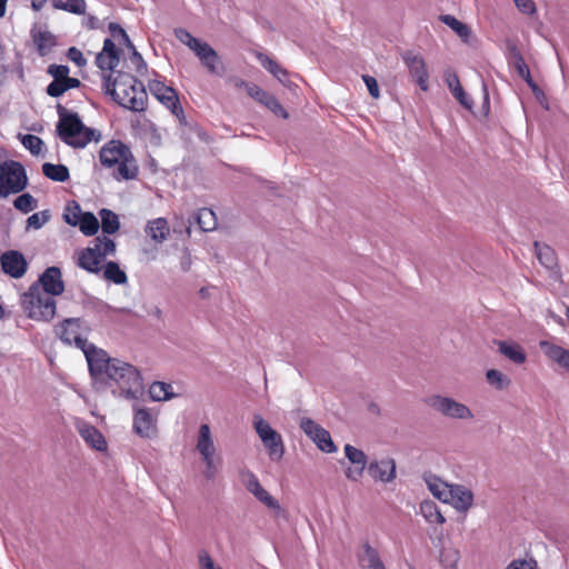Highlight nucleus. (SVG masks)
<instances>
[{
    "mask_svg": "<svg viewBox=\"0 0 569 569\" xmlns=\"http://www.w3.org/2000/svg\"><path fill=\"white\" fill-rule=\"evenodd\" d=\"M88 368L97 391L110 390L117 398L139 401L146 390L138 368L118 358H111L103 349L88 355Z\"/></svg>",
    "mask_w": 569,
    "mask_h": 569,
    "instance_id": "obj_1",
    "label": "nucleus"
},
{
    "mask_svg": "<svg viewBox=\"0 0 569 569\" xmlns=\"http://www.w3.org/2000/svg\"><path fill=\"white\" fill-rule=\"evenodd\" d=\"M102 88L117 103L129 110L140 112L146 108V89L131 74L119 72L113 80L110 74L103 76Z\"/></svg>",
    "mask_w": 569,
    "mask_h": 569,
    "instance_id": "obj_2",
    "label": "nucleus"
},
{
    "mask_svg": "<svg viewBox=\"0 0 569 569\" xmlns=\"http://www.w3.org/2000/svg\"><path fill=\"white\" fill-rule=\"evenodd\" d=\"M57 113L59 117L57 131L64 143L73 148H84L92 141L101 140V132L84 126L78 113L69 111L62 104L57 106Z\"/></svg>",
    "mask_w": 569,
    "mask_h": 569,
    "instance_id": "obj_3",
    "label": "nucleus"
},
{
    "mask_svg": "<svg viewBox=\"0 0 569 569\" xmlns=\"http://www.w3.org/2000/svg\"><path fill=\"white\" fill-rule=\"evenodd\" d=\"M100 161L103 167L116 169L121 178H136L137 176V162L129 147L119 140H111L101 148Z\"/></svg>",
    "mask_w": 569,
    "mask_h": 569,
    "instance_id": "obj_4",
    "label": "nucleus"
},
{
    "mask_svg": "<svg viewBox=\"0 0 569 569\" xmlns=\"http://www.w3.org/2000/svg\"><path fill=\"white\" fill-rule=\"evenodd\" d=\"M117 250L116 242L106 236L96 237L91 246L82 249L78 253L77 266L89 273L100 274L102 262L109 256H114Z\"/></svg>",
    "mask_w": 569,
    "mask_h": 569,
    "instance_id": "obj_5",
    "label": "nucleus"
},
{
    "mask_svg": "<svg viewBox=\"0 0 569 569\" xmlns=\"http://www.w3.org/2000/svg\"><path fill=\"white\" fill-rule=\"evenodd\" d=\"M21 306L27 317L36 321H50L56 316V299L39 289V284H31L21 296Z\"/></svg>",
    "mask_w": 569,
    "mask_h": 569,
    "instance_id": "obj_6",
    "label": "nucleus"
},
{
    "mask_svg": "<svg viewBox=\"0 0 569 569\" xmlns=\"http://www.w3.org/2000/svg\"><path fill=\"white\" fill-rule=\"evenodd\" d=\"M56 331L63 343H73L77 348L81 349L87 361L88 355L91 353V351L101 350L82 337L81 320L79 318H69L63 320Z\"/></svg>",
    "mask_w": 569,
    "mask_h": 569,
    "instance_id": "obj_7",
    "label": "nucleus"
},
{
    "mask_svg": "<svg viewBox=\"0 0 569 569\" xmlns=\"http://www.w3.org/2000/svg\"><path fill=\"white\" fill-rule=\"evenodd\" d=\"M428 403L436 411L451 419L468 420L473 418V413L469 407L450 397L432 396L429 398Z\"/></svg>",
    "mask_w": 569,
    "mask_h": 569,
    "instance_id": "obj_8",
    "label": "nucleus"
},
{
    "mask_svg": "<svg viewBox=\"0 0 569 569\" xmlns=\"http://www.w3.org/2000/svg\"><path fill=\"white\" fill-rule=\"evenodd\" d=\"M401 58L408 68L411 78L422 91H427L429 88V73L422 56L413 50H407L401 53Z\"/></svg>",
    "mask_w": 569,
    "mask_h": 569,
    "instance_id": "obj_9",
    "label": "nucleus"
},
{
    "mask_svg": "<svg viewBox=\"0 0 569 569\" xmlns=\"http://www.w3.org/2000/svg\"><path fill=\"white\" fill-rule=\"evenodd\" d=\"M32 284H39V289L49 297L60 296L64 291L62 273L58 267L47 268Z\"/></svg>",
    "mask_w": 569,
    "mask_h": 569,
    "instance_id": "obj_10",
    "label": "nucleus"
},
{
    "mask_svg": "<svg viewBox=\"0 0 569 569\" xmlns=\"http://www.w3.org/2000/svg\"><path fill=\"white\" fill-rule=\"evenodd\" d=\"M2 271L14 279L22 278L28 270V261L18 250H8L0 256Z\"/></svg>",
    "mask_w": 569,
    "mask_h": 569,
    "instance_id": "obj_11",
    "label": "nucleus"
},
{
    "mask_svg": "<svg viewBox=\"0 0 569 569\" xmlns=\"http://www.w3.org/2000/svg\"><path fill=\"white\" fill-rule=\"evenodd\" d=\"M343 451L349 462L355 466L346 470V477L351 481H358L362 477L366 468L368 469V458L362 450L349 443L345 446Z\"/></svg>",
    "mask_w": 569,
    "mask_h": 569,
    "instance_id": "obj_12",
    "label": "nucleus"
},
{
    "mask_svg": "<svg viewBox=\"0 0 569 569\" xmlns=\"http://www.w3.org/2000/svg\"><path fill=\"white\" fill-rule=\"evenodd\" d=\"M133 430L141 438H151L156 433V418L146 408H139L138 401H133Z\"/></svg>",
    "mask_w": 569,
    "mask_h": 569,
    "instance_id": "obj_13",
    "label": "nucleus"
},
{
    "mask_svg": "<svg viewBox=\"0 0 569 569\" xmlns=\"http://www.w3.org/2000/svg\"><path fill=\"white\" fill-rule=\"evenodd\" d=\"M74 427L89 447L98 451L107 450L108 445L103 435L93 425L82 419H76Z\"/></svg>",
    "mask_w": 569,
    "mask_h": 569,
    "instance_id": "obj_14",
    "label": "nucleus"
},
{
    "mask_svg": "<svg viewBox=\"0 0 569 569\" xmlns=\"http://www.w3.org/2000/svg\"><path fill=\"white\" fill-rule=\"evenodd\" d=\"M201 64L211 74L222 76L224 66L217 51L207 42H203L194 52Z\"/></svg>",
    "mask_w": 569,
    "mask_h": 569,
    "instance_id": "obj_15",
    "label": "nucleus"
},
{
    "mask_svg": "<svg viewBox=\"0 0 569 569\" xmlns=\"http://www.w3.org/2000/svg\"><path fill=\"white\" fill-rule=\"evenodd\" d=\"M149 90L172 113L178 114V111H181L177 92L171 87L159 80H152L149 82Z\"/></svg>",
    "mask_w": 569,
    "mask_h": 569,
    "instance_id": "obj_16",
    "label": "nucleus"
},
{
    "mask_svg": "<svg viewBox=\"0 0 569 569\" xmlns=\"http://www.w3.org/2000/svg\"><path fill=\"white\" fill-rule=\"evenodd\" d=\"M445 503H450L459 512H467L473 505V493L463 485L452 483Z\"/></svg>",
    "mask_w": 569,
    "mask_h": 569,
    "instance_id": "obj_17",
    "label": "nucleus"
},
{
    "mask_svg": "<svg viewBox=\"0 0 569 569\" xmlns=\"http://www.w3.org/2000/svg\"><path fill=\"white\" fill-rule=\"evenodd\" d=\"M244 477V485L250 493L268 508L273 510L280 509L279 502L260 485L258 477L253 472L247 470Z\"/></svg>",
    "mask_w": 569,
    "mask_h": 569,
    "instance_id": "obj_18",
    "label": "nucleus"
},
{
    "mask_svg": "<svg viewBox=\"0 0 569 569\" xmlns=\"http://www.w3.org/2000/svg\"><path fill=\"white\" fill-rule=\"evenodd\" d=\"M368 472L375 480L391 482L396 478V462L391 458L371 461L368 465Z\"/></svg>",
    "mask_w": 569,
    "mask_h": 569,
    "instance_id": "obj_19",
    "label": "nucleus"
},
{
    "mask_svg": "<svg viewBox=\"0 0 569 569\" xmlns=\"http://www.w3.org/2000/svg\"><path fill=\"white\" fill-rule=\"evenodd\" d=\"M359 566L366 569H386L383 561L377 548L368 541L362 542L360 551L357 553Z\"/></svg>",
    "mask_w": 569,
    "mask_h": 569,
    "instance_id": "obj_20",
    "label": "nucleus"
},
{
    "mask_svg": "<svg viewBox=\"0 0 569 569\" xmlns=\"http://www.w3.org/2000/svg\"><path fill=\"white\" fill-rule=\"evenodd\" d=\"M539 346L546 357L569 372V350L547 340L540 341Z\"/></svg>",
    "mask_w": 569,
    "mask_h": 569,
    "instance_id": "obj_21",
    "label": "nucleus"
},
{
    "mask_svg": "<svg viewBox=\"0 0 569 569\" xmlns=\"http://www.w3.org/2000/svg\"><path fill=\"white\" fill-rule=\"evenodd\" d=\"M499 352L509 361L516 365H522L527 360V355L519 343L507 340H499L496 342Z\"/></svg>",
    "mask_w": 569,
    "mask_h": 569,
    "instance_id": "obj_22",
    "label": "nucleus"
},
{
    "mask_svg": "<svg viewBox=\"0 0 569 569\" xmlns=\"http://www.w3.org/2000/svg\"><path fill=\"white\" fill-rule=\"evenodd\" d=\"M445 81L450 92L459 101V103L463 106L466 109L471 110L472 100L461 87L458 76L452 71H447L445 73Z\"/></svg>",
    "mask_w": 569,
    "mask_h": 569,
    "instance_id": "obj_23",
    "label": "nucleus"
},
{
    "mask_svg": "<svg viewBox=\"0 0 569 569\" xmlns=\"http://www.w3.org/2000/svg\"><path fill=\"white\" fill-rule=\"evenodd\" d=\"M510 50V61L516 68L518 74L529 84V87L533 90H538V86L535 83V81L531 78L530 70L528 66L525 62L523 57L521 56L520 51L517 49L515 44L509 46Z\"/></svg>",
    "mask_w": 569,
    "mask_h": 569,
    "instance_id": "obj_24",
    "label": "nucleus"
},
{
    "mask_svg": "<svg viewBox=\"0 0 569 569\" xmlns=\"http://www.w3.org/2000/svg\"><path fill=\"white\" fill-rule=\"evenodd\" d=\"M146 233L157 243H162L167 240L170 229L167 219L157 218L148 221L146 226Z\"/></svg>",
    "mask_w": 569,
    "mask_h": 569,
    "instance_id": "obj_25",
    "label": "nucleus"
},
{
    "mask_svg": "<svg viewBox=\"0 0 569 569\" xmlns=\"http://www.w3.org/2000/svg\"><path fill=\"white\" fill-rule=\"evenodd\" d=\"M197 450L201 457L216 456V447L211 437V430L207 423L201 425L199 428Z\"/></svg>",
    "mask_w": 569,
    "mask_h": 569,
    "instance_id": "obj_26",
    "label": "nucleus"
},
{
    "mask_svg": "<svg viewBox=\"0 0 569 569\" xmlns=\"http://www.w3.org/2000/svg\"><path fill=\"white\" fill-rule=\"evenodd\" d=\"M423 479L432 496L439 499L440 501L446 502L448 498V491L451 485L445 482L439 477L432 473H426Z\"/></svg>",
    "mask_w": 569,
    "mask_h": 569,
    "instance_id": "obj_27",
    "label": "nucleus"
},
{
    "mask_svg": "<svg viewBox=\"0 0 569 569\" xmlns=\"http://www.w3.org/2000/svg\"><path fill=\"white\" fill-rule=\"evenodd\" d=\"M257 59L259 63L266 70H268L274 78H277L281 83H287L288 72L277 61L261 52L257 53Z\"/></svg>",
    "mask_w": 569,
    "mask_h": 569,
    "instance_id": "obj_28",
    "label": "nucleus"
},
{
    "mask_svg": "<svg viewBox=\"0 0 569 569\" xmlns=\"http://www.w3.org/2000/svg\"><path fill=\"white\" fill-rule=\"evenodd\" d=\"M101 273L104 280L116 284H124L128 281L127 273L114 261L104 263Z\"/></svg>",
    "mask_w": 569,
    "mask_h": 569,
    "instance_id": "obj_29",
    "label": "nucleus"
},
{
    "mask_svg": "<svg viewBox=\"0 0 569 569\" xmlns=\"http://www.w3.org/2000/svg\"><path fill=\"white\" fill-rule=\"evenodd\" d=\"M99 216L101 219V230L102 234L108 237L109 234L116 233L120 228V221L118 214L109 209H101L99 211Z\"/></svg>",
    "mask_w": 569,
    "mask_h": 569,
    "instance_id": "obj_30",
    "label": "nucleus"
},
{
    "mask_svg": "<svg viewBox=\"0 0 569 569\" xmlns=\"http://www.w3.org/2000/svg\"><path fill=\"white\" fill-rule=\"evenodd\" d=\"M420 513L423 516L427 522L433 525H442L446 522V518L441 513L436 502L427 500L420 503Z\"/></svg>",
    "mask_w": 569,
    "mask_h": 569,
    "instance_id": "obj_31",
    "label": "nucleus"
},
{
    "mask_svg": "<svg viewBox=\"0 0 569 569\" xmlns=\"http://www.w3.org/2000/svg\"><path fill=\"white\" fill-rule=\"evenodd\" d=\"M193 219L204 232L212 231L217 228L216 213L209 208L199 209L198 212L194 213Z\"/></svg>",
    "mask_w": 569,
    "mask_h": 569,
    "instance_id": "obj_32",
    "label": "nucleus"
},
{
    "mask_svg": "<svg viewBox=\"0 0 569 569\" xmlns=\"http://www.w3.org/2000/svg\"><path fill=\"white\" fill-rule=\"evenodd\" d=\"M271 460L279 461L284 455V446L282 437L279 432L271 435L267 442H262Z\"/></svg>",
    "mask_w": 569,
    "mask_h": 569,
    "instance_id": "obj_33",
    "label": "nucleus"
},
{
    "mask_svg": "<svg viewBox=\"0 0 569 569\" xmlns=\"http://www.w3.org/2000/svg\"><path fill=\"white\" fill-rule=\"evenodd\" d=\"M150 398L154 401L170 400L176 397L173 388L170 383L154 381L149 387Z\"/></svg>",
    "mask_w": 569,
    "mask_h": 569,
    "instance_id": "obj_34",
    "label": "nucleus"
},
{
    "mask_svg": "<svg viewBox=\"0 0 569 569\" xmlns=\"http://www.w3.org/2000/svg\"><path fill=\"white\" fill-rule=\"evenodd\" d=\"M80 84H81L80 80H78L77 78H70L69 77V78L63 79V80L52 81L47 87V93L50 97L57 98V97L62 96L69 89L78 88Z\"/></svg>",
    "mask_w": 569,
    "mask_h": 569,
    "instance_id": "obj_35",
    "label": "nucleus"
},
{
    "mask_svg": "<svg viewBox=\"0 0 569 569\" xmlns=\"http://www.w3.org/2000/svg\"><path fill=\"white\" fill-rule=\"evenodd\" d=\"M535 251L539 262L547 269H552L557 266V257L553 249L547 244L535 242Z\"/></svg>",
    "mask_w": 569,
    "mask_h": 569,
    "instance_id": "obj_36",
    "label": "nucleus"
},
{
    "mask_svg": "<svg viewBox=\"0 0 569 569\" xmlns=\"http://www.w3.org/2000/svg\"><path fill=\"white\" fill-rule=\"evenodd\" d=\"M0 178H27V172L20 162L4 161L0 163Z\"/></svg>",
    "mask_w": 569,
    "mask_h": 569,
    "instance_id": "obj_37",
    "label": "nucleus"
},
{
    "mask_svg": "<svg viewBox=\"0 0 569 569\" xmlns=\"http://www.w3.org/2000/svg\"><path fill=\"white\" fill-rule=\"evenodd\" d=\"M486 379L487 382L496 390H505L511 383L510 378L497 369L487 370Z\"/></svg>",
    "mask_w": 569,
    "mask_h": 569,
    "instance_id": "obj_38",
    "label": "nucleus"
},
{
    "mask_svg": "<svg viewBox=\"0 0 569 569\" xmlns=\"http://www.w3.org/2000/svg\"><path fill=\"white\" fill-rule=\"evenodd\" d=\"M77 226L87 237L94 236L100 228L99 221L92 212H84Z\"/></svg>",
    "mask_w": 569,
    "mask_h": 569,
    "instance_id": "obj_39",
    "label": "nucleus"
},
{
    "mask_svg": "<svg viewBox=\"0 0 569 569\" xmlns=\"http://www.w3.org/2000/svg\"><path fill=\"white\" fill-rule=\"evenodd\" d=\"M52 4L56 9L76 14H82L86 11L84 0H52Z\"/></svg>",
    "mask_w": 569,
    "mask_h": 569,
    "instance_id": "obj_40",
    "label": "nucleus"
},
{
    "mask_svg": "<svg viewBox=\"0 0 569 569\" xmlns=\"http://www.w3.org/2000/svg\"><path fill=\"white\" fill-rule=\"evenodd\" d=\"M28 186V180H0V197L18 193Z\"/></svg>",
    "mask_w": 569,
    "mask_h": 569,
    "instance_id": "obj_41",
    "label": "nucleus"
},
{
    "mask_svg": "<svg viewBox=\"0 0 569 569\" xmlns=\"http://www.w3.org/2000/svg\"><path fill=\"white\" fill-rule=\"evenodd\" d=\"M33 41L40 54H44L54 46V38L48 31H38L37 33H33Z\"/></svg>",
    "mask_w": 569,
    "mask_h": 569,
    "instance_id": "obj_42",
    "label": "nucleus"
},
{
    "mask_svg": "<svg viewBox=\"0 0 569 569\" xmlns=\"http://www.w3.org/2000/svg\"><path fill=\"white\" fill-rule=\"evenodd\" d=\"M253 428L262 442H267L268 438L276 432L260 415L253 416Z\"/></svg>",
    "mask_w": 569,
    "mask_h": 569,
    "instance_id": "obj_43",
    "label": "nucleus"
},
{
    "mask_svg": "<svg viewBox=\"0 0 569 569\" xmlns=\"http://www.w3.org/2000/svg\"><path fill=\"white\" fill-rule=\"evenodd\" d=\"M174 36L181 43L187 46L193 52L203 43V41L194 38L188 30L183 28L174 29Z\"/></svg>",
    "mask_w": 569,
    "mask_h": 569,
    "instance_id": "obj_44",
    "label": "nucleus"
},
{
    "mask_svg": "<svg viewBox=\"0 0 569 569\" xmlns=\"http://www.w3.org/2000/svg\"><path fill=\"white\" fill-rule=\"evenodd\" d=\"M119 54H109L99 52L96 57V63L102 71H112L119 64Z\"/></svg>",
    "mask_w": 569,
    "mask_h": 569,
    "instance_id": "obj_45",
    "label": "nucleus"
},
{
    "mask_svg": "<svg viewBox=\"0 0 569 569\" xmlns=\"http://www.w3.org/2000/svg\"><path fill=\"white\" fill-rule=\"evenodd\" d=\"M440 20L451 28L460 38H467L469 36V28L453 16L442 14L440 16Z\"/></svg>",
    "mask_w": 569,
    "mask_h": 569,
    "instance_id": "obj_46",
    "label": "nucleus"
},
{
    "mask_svg": "<svg viewBox=\"0 0 569 569\" xmlns=\"http://www.w3.org/2000/svg\"><path fill=\"white\" fill-rule=\"evenodd\" d=\"M460 553L455 548H443L440 552V561L445 569H457Z\"/></svg>",
    "mask_w": 569,
    "mask_h": 569,
    "instance_id": "obj_47",
    "label": "nucleus"
},
{
    "mask_svg": "<svg viewBox=\"0 0 569 569\" xmlns=\"http://www.w3.org/2000/svg\"><path fill=\"white\" fill-rule=\"evenodd\" d=\"M316 446L323 452L332 453L337 451V446L333 443L329 431L323 429L320 433L312 440Z\"/></svg>",
    "mask_w": 569,
    "mask_h": 569,
    "instance_id": "obj_48",
    "label": "nucleus"
},
{
    "mask_svg": "<svg viewBox=\"0 0 569 569\" xmlns=\"http://www.w3.org/2000/svg\"><path fill=\"white\" fill-rule=\"evenodd\" d=\"M13 206L17 210L28 213L37 208V200L30 193H23L14 199Z\"/></svg>",
    "mask_w": 569,
    "mask_h": 569,
    "instance_id": "obj_49",
    "label": "nucleus"
},
{
    "mask_svg": "<svg viewBox=\"0 0 569 569\" xmlns=\"http://www.w3.org/2000/svg\"><path fill=\"white\" fill-rule=\"evenodd\" d=\"M42 172L46 178H69V169L64 164L44 163Z\"/></svg>",
    "mask_w": 569,
    "mask_h": 569,
    "instance_id": "obj_50",
    "label": "nucleus"
},
{
    "mask_svg": "<svg viewBox=\"0 0 569 569\" xmlns=\"http://www.w3.org/2000/svg\"><path fill=\"white\" fill-rule=\"evenodd\" d=\"M83 213L84 212L81 211L79 204L76 202H72L67 206L64 213H63V219L68 224L72 226V227H77V224H78L79 220L82 218Z\"/></svg>",
    "mask_w": 569,
    "mask_h": 569,
    "instance_id": "obj_51",
    "label": "nucleus"
},
{
    "mask_svg": "<svg viewBox=\"0 0 569 569\" xmlns=\"http://www.w3.org/2000/svg\"><path fill=\"white\" fill-rule=\"evenodd\" d=\"M49 219L50 214L48 210L36 212L27 219V229L38 230L44 226Z\"/></svg>",
    "mask_w": 569,
    "mask_h": 569,
    "instance_id": "obj_52",
    "label": "nucleus"
},
{
    "mask_svg": "<svg viewBox=\"0 0 569 569\" xmlns=\"http://www.w3.org/2000/svg\"><path fill=\"white\" fill-rule=\"evenodd\" d=\"M22 144L32 154L38 156V154H40V152L42 150L43 141L34 134H26L22 138Z\"/></svg>",
    "mask_w": 569,
    "mask_h": 569,
    "instance_id": "obj_53",
    "label": "nucleus"
},
{
    "mask_svg": "<svg viewBox=\"0 0 569 569\" xmlns=\"http://www.w3.org/2000/svg\"><path fill=\"white\" fill-rule=\"evenodd\" d=\"M247 93L261 104H264L266 101L271 96L269 92L264 91L259 86L253 83L251 86H247Z\"/></svg>",
    "mask_w": 569,
    "mask_h": 569,
    "instance_id": "obj_54",
    "label": "nucleus"
},
{
    "mask_svg": "<svg viewBox=\"0 0 569 569\" xmlns=\"http://www.w3.org/2000/svg\"><path fill=\"white\" fill-rule=\"evenodd\" d=\"M69 67L64 64H51L48 73L53 78L52 81H59L69 78Z\"/></svg>",
    "mask_w": 569,
    "mask_h": 569,
    "instance_id": "obj_55",
    "label": "nucleus"
},
{
    "mask_svg": "<svg viewBox=\"0 0 569 569\" xmlns=\"http://www.w3.org/2000/svg\"><path fill=\"white\" fill-rule=\"evenodd\" d=\"M263 106L267 107L270 111H272L276 116L283 119L288 118V112L284 110V108L280 104V102L274 96L271 94Z\"/></svg>",
    "mask_w": 569,
    "mask_h": 569,
    "instance_id": "obj_56",
    "label": "nucleus"
},
{
    "mask_svg": "<svg viewBox=\"0 0 569 569\" xmlns=\"http://www.w3.org/2000/svg\"><path fill=\"white\" fill-rule=\"evenodd\" d=\"M202 460L206 465V468L203 470V476L208 479V480H211L216 477L217 472H218V467H217V463H216V459H214V456H204L202 457Z\"/></svg>",
    "mask_w": 569,
    "mask_h": 569,
    "instance_id": "obj_57",
    "label": "nucleus"
},
{
    "mask_svg": "<svg viewBox=\"0 0 569 569\" xmlns=\"http://www.w3.org/2000/svg\"><path fill=\"white\" fill-rule=\"evenodd\" d=\"M128 48L132 50V56L130 58L131 64L134 67L139 74H143V72L147 70V63L144 62L142 56L136 50L133 44L132 47Z\"/></svg>",
    "mask_w": 569,
    "mask_h": 569,
    "instance_id": "obj_58",
    "label": "nucleus"
},
{
    "mask_svg": "<svg viewBox=\"0 0 569 569\" xmlns=\"http://www.w3.org/2000/svg\"><path fill=\"white\" fill-rule=\"evenodd\" d=\"M198 561L200 569H222L217 566L211 556L206 550H200L198 553Z\"/></svg>",
    "mask_w": 569,
    "mask_h": 569,
    "instance_id": "obj_59",
    "label": "nucleus"
},
{
    "mask_svg": "<svg viewBox=\"0 0 569 569\" xmlns=\"http://www.w3.org/2000/svg\"><path fill=\"white\" fill-rule=\"evenodd\" d=\"M506 569H538V565L532 558L517 559L513 560Z\"/></svg>",
    "mask_w": 569,
    "mask_h": 569,
    "instance_id": "obj_60",
    "label": "nucleus"
},
{
    "mask_svg": "<svg viewBox=\"0 0 569 569\" xmlns=\"http://www.w3.org/2000/svg\"><path fill=\"white\" fill-rule=\"evenodd\" d=\"M109 30L113 38H121L127 47H132V42L130 41L127 32L118 23L111 22L109 24Z\"/></svg>",
    "mask_w": 569,
    "mask_h": 569,
    "instance_id": "obj_61",
    "label": "nucleus"
},
{
    "mask_svg": "<svg viewBox=\"0 0 569 569\" xmlns=\"http://www.w3.org/2000/svg\"><path fill=\"white\" fill-rule=\"evenodd\" d=\"M67 57L69 60L74 62L78 67H83L87 63V60L84 59L82 52L79 49H77L76 47L69 48Z\"/></svg>",
    "mask_w": 569,
    "mask_h": 569,
    "instance_id": "obj_62",
    "label": "nucleus"
},
{
    "mask_svg": "<svg viewBox=\"0 0 569 569\" xmlns=\"http://www.w3.org/2000/svg\"><path fill=\"white\" fill-rule=\"evenodd\" d=\"M362 79L367 86V89H368L370 96L375 99L379 98L380 92H379V87H378L377 80L373 77L368 76V74L363 76Z\"/></svg>",
    "mask_w": 569,
    "mask_h": 569,
    "instance_id": "obj_63",
    "label": "nucleus"
},
{
    "mask_svg": "<svg viewBox=\"0 0 569 569\" xmlns=\"http://www.w3.org/2000/svg\"><path fill=\"white\" fill-rule=\"evenodd\" d=\"M299 427L306 436H311L312 431L320 427V425L315 422L311 418L302 417L299 421Z\"/></svg>",
    "mask_w": 569,
    "mask_h": 569,
    "instance_id": "obj_64",
    "label": "nucleus"
}]
</instances>
